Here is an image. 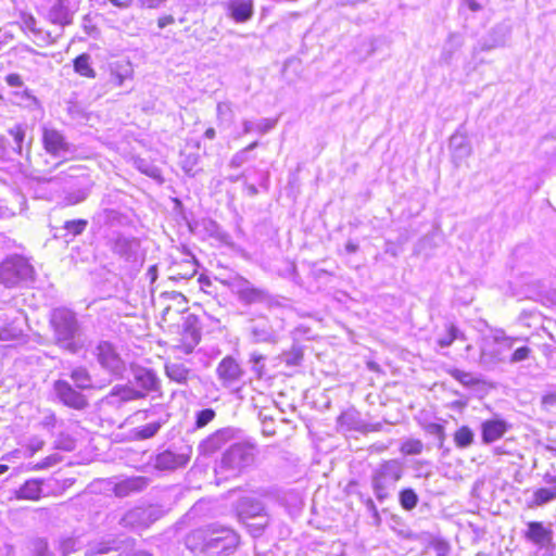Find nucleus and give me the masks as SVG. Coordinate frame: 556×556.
<instances>
[{
	"label": "nucleus",
	"mask_w": 556,
	"mask_h": 556,
	"mask_svg": "<svg viewBox=\"0 0 556 556\" xmlns=\"http://www.w3.org/2000/svg\"><path fill=\"white\" fill-rule=\"evenodd\" d=\"M448 374L455 380H457L458 382H460L462 384H464L466 387H472L478 383V380L470 372H466L460 369L453 368V369L448 370Z\"/></svg>",
	"instance_id": "de8ad7c7"
},
{
	"label": "nucleus",
	"mask_w": 556,
	"mask_h": 556,
	"mask_svg": "<svg viewBox=\"0 0 556 556\" xmlns=\"http://www.w3.org/2000/svg\"><path fill=\"white\" fill-rule=\"evenodd\" d=\"M361 47H362V50L359 52L362 54L359 58L361 61H364L365 59H367L375 52V43L370 39L364 40L362 42Z\"/></svg>",
	"instance_id": "052dcab7"
},
{
	"label": "nucleus",
	"mask_w": 556,
	"mask_h": 556,
	"mask_svg": "<svg viewBox=\"0 0 556 556\" xmlns=\"http://www.w3.org/2000/svg\"><path fill=\"white\" fill-rule=\"evenodd\" d=\"M216 416L213 408H204L195 413V428L201 429L208 425Z\"/></svg>",
	"instance_id": "8fccbe9b"
},
{
	"label": "nucleus",
	"mask_w": 556,
	"mask_h": 556,
	"mask_svg": "<svg viewBox=\"0 0 556 556\" xmlns=\"http://www.w3.org/2000/svg\"><path fill=\"white\" fill-rule=\"evenodd\" d=\"M522 536L527 542L533 544L536 549L553 545L554 532L549 526H545L542 521H528Z\"/></svg>",
	"instance_id": "2eb2a0df"
},
{
	"label": "nucleus",
	"mask_w": 556,
	"mask_h": 556,
	"mask_svg": "<svg viewBox=\"0 0 556 556\" xmlns=\"http://www.w3.org/2000/svg\"><path fill=\"white\" fill-rule=\"evenodd\" d=\"M192 450L189 445L179 448H167L154 457V468L161 471L176 470L185 467L191 457Z\"/></svg>",
	"instance_id": "9b49d317"
},
{
	"label": "nucleus",
	"mask_w": 556,
	"mask_h": 556,
	"mask_svg": "<svg viewBox=\"0 0 556 556\" xmlns=\"http://www.w3.org/2000/svg\"><path fill=\"white\" fill-rule=\"evenodd\" d=\"M88 226V220L78 218L66 220L64 223L63 229L66 231L65 236L76 237L81 235Z\"/></svg>",
	"instance_id": "c03bdc74"
},
{
	"label": "nucleus",
	"mask_w": 556,
	"mask_h": 556,
	"mask_svg": "<svg viewBox=\"0 0 556 556\" xmlns=\"http://www.w3.org/2000/svg\"><path fill=\"white\" fill-rule=\"evenodd\" d=\"M55 424H56V417L54 414H49L47 415L43 420H42V425L46 427V428H53L55 427Z\"/></svg>",
	"instance_id": "0e129e2a"
},
{
	"label": "nucleus",
	"mask_w": 556,
	"mask_h": 556,
	"mask_svg": "<svg viewBox=\"0 0 556 556\" xmlns=\"http://www.w3.org/2000/svg\"><path fill=\"white\" fill-rule=\"evenodd\" d=\"M531 352L532 351L529 346H519L510 354L507 362L510 364L523 362L530 357Z\"/></svg>",
	"instance_id": "5fc2aeb1"
},
{
	"label": "nucleus",
	"mask_w": 556,
	"mask_h": 556,
	"mask_svg": "<svg viewBox=\"0 0 556 556\" xmlns=\"http://www.w3.org/2000/svg\"><path fill=\"white\" fill-rule=\"evenodd\" d=\"M431 547L433 548L437 556H450L451 546L447 542L443 540L432 541Z\"/></svg>",
	"instance_id": "4d7b16f0"
},
{
	"label": "nucleus",
	"mask_w": 556,
	"mask_h": 556,
	"mask_svg": "<svg viewBox=\"0 0 556 556\" xmlns=\"http://www.w3.org/2000/svg\"><path fill=\"white\" fill-rule=\"evenodd\" d=\"M244 305L262 304L273 305V298L266 289L257 288L251 283L248 290L238 300Z\"/></svg>",
	"instance_id": "cd10ccee"
},
{
	"label": "nucleus",
	"mask_w": 556,
	"mask_h": 556,
	"mask_svg": "<svg viewBox=\"0 0 556 556\" xmlns=\"http://www.w3.org/2000/svg\"><path fill=\"white\" fill-rule=\"evenodd\" d=\"M79 542L72 536L61 538L59 540V549L63 556H66L79 548Z\"/></svg>",
	"instance_id": "3c124183"
},
{
	"label": "nucleus",
	"mask_w": 556,
	"mask_h": 556,
	"mask_svg": "<svg viewBox=\"0 0 556 556\" xmlns=\"http://www.w3.org/2000/svg\"><path fill=\"white\" fill-rule=\"evenodd\" d=\"M224 283L229 288L231 293H233L239 300L244 293V291L248 290L252 282L243 278L242 276H235L225 280Z\"/></svg>",
	"instance_id": "58836bf2"
},
{
	"label": "nucleus",
	"mask_w": 556,
	"mask_h": 556,
	"mask_svg": "<svg viewBox=\"0 0 556 556\" xmlns=\"http://www.w3.org/2000/svg\"><path fill=\"white\" fill-rule=\"evenodd\" d=\"M556 500V486L555 488H540L535 490L530 500H527L526 506L529 509L544 506L549 502Z\"/></svg>",
	"instance_id": "2f4dec72"
},
{
	"label": "nucleus",
	"mask_w": 556,
	"mask_h": 556,
	"mask_svg": "<svg viewBox=\"0 0 556 556\" xmlns=\"http://www.w3.org/2000/svg\"><path fill=\"white\" fill-rule=\"evenodd\" d=\"M93 354L100 367L110 375L121 377L125 370V362L117 353L115 346L108 341H100Z\"/></svg>",
	"instance_id": "9d476101"
},
{
	"label": "nucleus",
	"mask_w": 556,
	"mask_h": 556,
	"mask_svg": "<svg viewBox=\"0 0 556 556\" xmlns=\"http://www.w3.org/2000/svg\"><path fill=\"white\" fill-rule=\"evenodd\" d=\"M264 511L263 503L251 496H243L238 501L237 513L241 518H252L262 516Z\"/></svg>",
	"instance_id": "bb28decb"
},
{
	"label": "nucleus",
	"mask_w": 556,
	"mask_h": 556,
	"mask_svg": "<svg viewBox=\"0 0 556 556\" xmlns=\"http://www.w3.org/2000/svg\"><path fill=\"white\" fill-rule=\"evenodd\" d=\"M11 102L28 109L30 111L37 110L40 108L39 100L34 96L33 91L26 87L22 86L21 89L11 90Z\"/></svg>",
	"instance_id": "a878e982"
},
{
	"label": "nucleus",
	"mask_w": 556,
	"mask_h": 556,
	"mask_svg": "<svg viewBox=\"0 0 556 556\" xmlns=\"http://www.w3.org/2000/svg\"><path fill=\"white\" fill-rule=\"evenodd\" d=\"M265 356L258 353H252L250 355L251 370L256 375L257 378H262L264 374Z\"/></svg>",
	"instance_id": "864d4df0"
},
{
	"label": "nucleus",
	"mask_w": 556,
	"mask_h": 556,
	"mask_svg": "<svg viewBox=\"0 0 556 556\" xmlns=\"http://www.w3.org/2000/svg\"><path fill=\"white\" fill-rule=\"evenodd\" d=\"M136 383L142 389V392L154 391L157 388L159 379L154 371L147 368H137L134 372Z\"/></svg>",
	"instance_id": "c756f323"
},
{
	"label": "nucleus",
	"mask_w": 556,
	"mask_h": 556,
	"mask_svg": "<svg viewBox=\"0 0 556 556\" xmlns=\"http://www.w3.org/2000/svg\"><path fill=\"white\" fill-rule=\"evenodd\" d=\"M30 556H53L43 539H35L29 543Z\"/></svg>",
	"instance_id": "49530a36"
},
{
	"label": "nucleus",
	"mask_w": 556,
	"mask_h": 556,
	"mask_svg": "<svg viewBox=\"0 0 556 556\" xmlns=\"http://www.w3.org/2000/svg\"><path fill=\"white\" fill-rule=\"evenodd\" d=\"M53 391L58 400L67 407L80 410L88 406L87 397L75 390L66 380L59 379L54 381Z\"/></svg>",
	"instance_id": "4468645a"
},
{
	"label": "nucleus",
	"mask_w": 556,
	"mask_h": 556,
	"mask_svg": "<svg viewBox=\"0 0 556 556\" xmlns=\"http://www.w3.org/2000/svg\"><path fill=\"white\" fill-rule=\"evenodd\" d=\"M249 337L252 343H276L279 339L278 332L271 326L267 317L253 319L249 326Z\"/></svg>",
	"instance_id": "a211bd4d"
},
{
	"label": "nucleus",
	"mask_w": 556,
	"mask_h": 556,
	"mask_svg": "<svg viewBox=\"0 0 556 556\" xmlns=\"http://www.w3.org/2000/svg\"><path fill=\"white\" fill-rule=\"evenodd\" d=\"M424 444L420 440L409 439L402 443L400 451L405 455H419Z\"/></svg>",
	"instance_id": "09e8293b"
},
{
	"label": "nucleus",
	"mask_w": 556,
	"mask_h": 556,
	"mask_svg": "<svg viewBox=\"0 0 556 556\" xmlns=\"http://www.w3.org/2000/svg\"><path fill=\"white\" fill-rule=\"evenodd\" d=\"M74 10L68 0H58L49 11V20L59 25H68L72 23Z\"/></svg>",
	"instance_id": "393cba45"
},
{
	"label": "nucleus",
	"mask_w": 556,
	"mask_h": 556,
	"mask_svg": "<svg viewBox=\"0 0 556 556\" xmlns=\"http://www.w3.org/2000/svg\"><path fill=\"white\" fill-rule=\"evenodd\" d=\"M151 480L144 476H131L118 479L113 486L117 497H127L144 491Z\"/></svg>",
	"instance_id": "aec40b11"
},
{
	"label": "nucleus",
	"mask_w": 556,
	"mask_h": 556,
	"mask_svg": "<svg viewBox=\"0 0 556 556\" xmlns=\"http://www.w3.org/2000/svg\"><path fill=\"white\" fill-rule=\"evenodd\" d=\"M175 22L172 15H164L159 18L157 25L160 28H165L168 25H172Z\"/></svg>",
	"instance_id": "e2e57ef3"
},
{
	"label": "nucleus",
	"mask_w": 556,
	"mask_h": 556,
	"mask_svg": "<svg viewBox=\"0 0 556 556\" xmlns=\"http://www.w3.org/2000/svg\"><path fill=\"white\" fill-rule=\"evenodd\" d=\"M55 446L59 450L71 452L75 448L76 443L72 437L62 433L55 440Z\"/></svg>",
	"instance_id": "6e6d98bb"
},
{
	"label": "nucleus",
	"mask_w": 556,
	"mask_h": 556,
	"mask_svg": "<svg viewBox=\"0 0 556 556\" xmlns=\"http://www.w3.org/2000/svg\"><path fill=\"white\" fill-rule=\"evenodd\" d=\"M5 84L13 89H21L24 86V80L22 76L17 73H10L4 77Z\"/></svg>",
	"instance_id": "bf43d9fd"
},
{
	"label": "nucleus",
	"mask_w": 556,
	"mask_h": 556,
	"mask_svg": "<svg viewBox=\"0 0 556 556\" xmlns=\"http://www.w3.org/2000/svg\"><path fill=\"white\" fill-rule=\"evenodd\" d=\"M455 444L460 448H466L473 442V432L467 427H460L454 434Z\"/></svg>",
	"instance_id": "37998d69"
},
{
	"label": "nucleus",
	"mask_w": 556,
	"mask_h": 556,
	"mask_svg": "<svg viewBox=\"0 0 556 556\" xmlns=\"http://www.w3.org/2000/svg\"><path fill=\"white\" fill-rule=\"evenodd\" d=\"M256 455V446L249 442L232 444L222 456L219 468L231 475H238L250 467Z\"/></svg>",
	"instance_id": "423d86ee"
},
{
	"label": "nucleus",
	"mask_w": 556,
	"mask_h": 556,
	"mask_svg": "<svg viewBox=\"0 0 556 556\" xmlns=\"http://www.w3.org/2000/svg\"><path fill=\"white\" fill-rule=\"evenodd\" d=\"M418 495L417 493L410 489H403L399 494V501L403 509L412 510L418 504Z\"/></svg>",
	"instance_id": "79ce46f5"
},
{
	"label": "nucleus",
	"mask_w": 556,
	"mask_h": 556,
	"mask_svg": "<svg viewBox=\"0 0 556 556\" xmlns=\"http://www.w3.org/2000/svg\"><path fill=\"white\" fill-rule=\"evenodd\" d=\"M8 135L9 137L0 136V161L13 160L15 155H22L26 128L16 124L8 130Z\"/></svg>",
	"instance_id": "f8f14e48"
},
{
	"label": "nucleus",
	"mask_w": 556,
	"mask_h": 556,
	"mask_svg": "<svg viewBox=\"0 0 556 556\" xmlns=\"http://www.w3.org/2000/svg\"><path fill=\"white\" fill-rule=\"evenodd\" d=\"M35 278V270L22 256L5 260L0 266V282L12 288L21 282L29 283Z\"/></svg>",
	"instance_id": "0eeeda50"
},
{
	"label": "nucleus",
	"mask_w": 556,
	"mask_h": 556,
	"mask_svg": "<svg viewBox=\"0 0 556 556\" xmlns=\"http://www.w3.org/2000/svg\"><path fill=\"white\" fill-rule=\"evenodd\" d=\"M71 379L73 380L76 388L80 390H87L92 388V379L87 370V368L83 366H78L72 369L70 374Z\"/></svg>",
	"instance_id": "f704fd0d"
},
{
	"label": "nucleus",
	"mask_w": 556,
	"mask_h": 556,
	"mask_svg": "<svg viewBox=\"0 0 556 556\" xmlns=\"http://www.w3.org/2000/svg\"><path fill=\"white\" fill-rule=\"evenodd\" d=\"M43 445V442L39 439H33L29 443V448L31 450V453L39 451Z\"/></svg>",
	"instance_id": "69168bd1"
},
{
	"label": "nucleus",
	"mask_w": 556,
	"mask_h": 556,
	"mask_svg": "<svg viewBox=\"0 0 556 556\" xmlns=\"http://www.w3.org/2000/svg\"><path fill=\"white\" fill-rule=\"evenodd\" d=\"M216 117L219 126L229 127L235 122V105L230 101H220L216 105Z\"/></svg>",
	"instance_id": "473e14b6"
},
{
	"label": "nucleus",
	"mask_w": 556,
	"mask_h": 556,
	"mask_svg": "<svg viewBox=\"0 0 556 556\" xmlns=\"http://www.w3.org/2000/svg\"><path fill=\"white\" fill-rule=\"evenodd\" d=\"M144 397V392L129 386L116 384L103 399L108 405L119 407L122 404Z\"/></svg>",
	"instance_id": "412c9836"
},
{
	"label": "nucleus",
	"mask_w": 556,
	"mask_h": 556,
	"mask_svg": "<svg viewBox=\"0 0 556 556\" xmlns=\"http://www.w3.org/2000/svg\"><path fill=\"white\" fill-rule=\"evenodd\" d=\"M403 473L404 465L399 459L383 460L372 469L370 484L379 503H383L392 496Z\"/></svg>",
	"instance_id": "20e7f679"
},
{
	"label": "nucleus",
	"mask_w": 556,
	"mask_h": 556,
	"mask_svg": "<svg viewBox=\"0 0 556 556\" xmlns=\"http://www.w3.org/2000/svg\"><path fill=\"white\" fill-rule=\"evenodd\" d=\"M523 338L508 337L502 329H496L491 336H484L480 343L479 365L485 369L507 362V352Z\"/></svg>",
	"instance_id": "7ed1b4c3"
},
{
	"label": "nucleus",
	"mask_w": 556,
	"mask_h": 556,
	"mask_svg": "<svg viewBox=\"0 0 556 556\" xmlns=\"http://www.w3.org/2000/svg\"><path fill=\"white\" fill-rule=\"evenodd\" d=\"M365 504L368 511H370L375 516H378V509L372 498L368 497Z\"/></svg>",
	"instance_id": "338daca9"
},
{
	"label": "nucleus",
	"mask_w": 556,
	"mask_h": 556,
	"mask_svg": "<svg viewBox=\"0 0 556 556\" xmlns=\"http://www.w3.org/2000/svg\"><path fill=\"white\" fill-rule=\"evenodd\" d=\"M428 432L437 437L441 442L444 440V428L439 424H430L428 426Z\"/></svg>",
	"instance_id": "680f3d73"
},
{
	"label": "nucleus",
	"mask_w": 556,
	"mask_h": 556,
	"mask_svg": "<svg viewBox=\"0 0 556 556\" xmlns=\"http://www.w3.org/2000/svg\"><path fill=\"white\" fill-rule=\"evenodd\" d=\"M74 71L80 76L94 78L96 72L91 66V56L88 53H81L73 61Z\"/></svg>",
	"instance_id": "72a5a7b5"
},
{
	"label": "nucleus",
	"mask_w": 556,
	"mask_h": 556,
	"mask_svg": "<svg viewBox=\"0 0 556 556\" xmlns=\"http://www.w3.org/2000/svg\"><path fill=\"white\" fill-rule=\"evenodd\" d=\"M227 13L236 23H245L254 14L253 0H231L227 3Z\"/></svg>",
	"instance_id": "5701e85b"
},
{
	"label": "nucleus",
	"mask_w": 556,
	"mask_h": 556,
	"mask_svg": "<svg viewBox=\"0 0 556 556\" xmlns=\"http://www.w3.org/2000/svg\"><path fill=\"white\" fill-rule=\"evenodd\" d=\"M235 430L232 428H222L210 434L200 442L198 450L204 456H211L223 448L230 440L233 439Z\"/></svg>",
	"instance_id": "6ab92c4d"
},
{
	"label": "nucleus",
	"mask_w": 556,
	"mask_h": 556,
	"mask_svg": "<svg viewBox=\"0 0 556 556\" xmlns=\"http://www.w3.org/2000/svg\"><path fill=\"white\" fill-rule=\"evenodd\" d=\"M277 119L276 118H261L257 122H252L250 119L242 121V135H248L251 132H257L261 135H265L273 130L276 127Z\"/></svg>",
	"instance_id": "7c9ffc66"
},
{
	"label": "nucleus",
	"mask_w": 556,
	"mask_h": 556,
	"mask_svg": "<svg viewBox=\"0 0 556 556\" xmlns=\"http://www.w3.org/2000/svg\"><path fill=\"white\" fill-rule=\"evenodd\" d=\"M163 515L160 506L148 505L137 506L127 510L119 519V525L124 528L139 531L149 528Z\"/></svg>",
	"instance_id": "6e6552de"
},
{
	"label": "nucleus",
	"mask_w": 556,
	"mask_h": 556,
	"mask_svg": "<svg viewBox=\"0 0 556 556\" xmlns=\"http://www.w3.org/2000/svg\"><path fill=\"white\" fill-rule=\"evenodd\" d=\"M50 323L54 331L58 346L71 354H77L85 346L75 314L67 308H55L51 314Z\"/></svg>",
	"instance_id": "f03ea898"
},
{
	"label": "nucleus",
	"mask_w": 556,
	"mask_h": 556,
	"mask_svg": "<svg viewBox=\"0 0 556 556\" xmlns=\"http://www.w3.org/2000/svg\"><path fill=\"white\" fill-rule=\"evenodd\" d=\"M135 166L139 172L151 178L156 179L161 177L160 168L144 159H136Z\"/></svg>",
	"instance_id": "a18cd8bd"
},
{
	"label": "nucleus",
	"mask_w": 556,
	"mask_h": 556,
	"mask_svg": "<svg viewBox=\"0 0 556 556\" xmlns=\"http://www.w3.org/2000/svg\"><path fill=\"white\" fill-rule=\"evenodd\" d=\"M216 375L223 387L230 388L240 382L243 370L236 358L226 356L217 365Z\"/></svg>",
	"instance_id": "f3484780"
},
{
	"label": "nucleus",
	"mask_w": 556,
	"mask_h": 556,
	"mask_svg": "<svg viewBox=\"0 0 556 556\" xmlns=\"http://www.w3.org/2000/svg\"><path fill=\"white\" fill-rule=\"evenodd\" d=\"M79 170H80L79 167L71 166L67 168L66 172H61V175H65L66 177H71V178H77L78 175L76 173Z\"/></svg>",
	"instance_id": "774afa93"
},
{
	"label": "nucleus",
	"mask_w": 556,
	"mask_h": 556,
	"mask_svg": "<svg viewBox=\"0 0 556 556\" xmlns=\"http://www.w3.org/2000/svg\"><path fill=\"white\" fill-rule=\"evenodd\" d=\"M167 421V417L140 426L135 429V437L140 440L153 438L161 427Z\"/></svg>",
	"instance_id": "c9c22d12"
},
{
	"label": "nucleus",
	"mask_w": 556,
	"mask_h": 556,
	"mask_svg": "<svg viewBox=\"0 0 556 556\" xmlns=\"http://www.w3.org/2000/svg\"><path fill=\"white\" fill-rule=\"evenodd\" d=\"M89 194V189L87 188H80L75 192L68 193L66 195V201L70 204H78L87 199Z\"/></svg>",
	"instance_id": "13d9d810"
},
{
	"label": "nucleus",
	"mask_w": 556,
	"mask_h": 556,
	"mask_svg": "<svg viewBox=\"0 0 556 556\" xmlns=\"http://www.w3.org/2000/svg\"><path fill=\"white\" fill-rule=\"evenodd\" d=\"M462 38L457 34H451L448 36L447 42L443 48L441 60L448 64L451 62L454 50L458 49L462 46Z\"/></svg>",
	"instance_id": "a19ab883"
},
{
	"label": "nucleus",
	"mask_w": 556,
	"mask_h": 556,
	"mask_svg": "<svg viewBox=\"0 0 556 556\" xmlns=\"http://www.w3.org/2000/svg\"><path fill=\"white\" fill-rule=\"evenodd\" d=\"M111 249L114 254L127 263L141 265L143 253L140 248V240L136 237L115 233L110 239Z\"/></svg>",
	"instance_id": "1a4fd4ad"
},
{
	"label": "nucleus",
	"mask_w": 556,
	"mask_h": 556,
	"mask_svg": "<svg viewBox=\"0 0 556 556\" xmlns=\"http://www.w3.org/2000/svg\"><path fill=\"white\" fill-rule=\"evenodd\" d=\"M41 142L47 154L61 160L56 166L72 160L77 150L75 144L67 140L63 131L50 125L41 127Z\"/></svg>",
	"instance_id": "39448f33"
},
{
	"label": "nucleus",
	"mask_w": 556,
	"mask_h": 556,
	"mask_svg": "<svg viewBox=\"0 0 556 556\" xmlns=\"http://www.w3.org/2000/svg\"><path fill=\"white\" fill-rule=\"evenodd\" d=\"M257 146L258 141H253L248 147L236 152L229 162V166L233 168L241 167L250 160V152L257 148Z\"/></svg>",
	"instance_id": "ea45409f"
},
{
	"label": "nucleus",
	"mask_w": 556,
	"mask_h": 556,
	"mask_svg": "<svg viewBox=\"0 0 556 556\" xmlns=\"http://www.w3.org/2000/svg\"><path fill=\"white\" fill-rule=\"evenodd\" d=\"M510 429V425L501 418L484 420L481 424V439L484 444H491L501 438Z\"/></svg>",
	"instance_id": "4be33fe9"
},
{
	"label": "nucleus",
	"mask_w": 556,
	"mask_h": 556,
	"mask_svg": "<svg viewBox=\"0 0 556 556\" xmlns=\"http://www.w3.org/2000/svg\"><path fill=\"white\" fill-rule=\"evenodd\" d=\"M165 374L170 381L184 387H189L199 380V375L190 362H182L179 358L166 362Z\"/></svg>",
	"instance_id": "ddd939ff"
},
{
	"label": "nucleus",
	"mask_w": 556,
	"mask_h": 556,
	"mask_svg": "<svg viewBox=\"0 0 556 556\" xmlns=\"http://www.w3.org/2000/svg\"><path fill=\"white\" fill-rule=\"evenodd\" d=\"M23 330L14 325H8L0 329V341H13L22 337Z\"/></svg>",
	"instance_id": "603ef678"
},
{
	"label": "nucleus",
	"mask_w": 556,
	"mask_h": 556,
	"mask_svg": "<svg viewBox=\"0 0 556 556\" xmlns=\"http://www.w3.org/2000/svg\"><path fill=\"white\" fill-rule=\"evenodd\" d=\"M237 534L229 528L208 526L193 530L186 539L187 547L197 556H218L238 544Z\"/></svg>",
	"instance_id": "f257e3e1"
},
{
	"label": "nucleus",
	"mask_w": 556,
	"mask_h": 556,
	"mask_svg": "<svg viewBox=\"0 0 556 556\" xmlns=\"http://www.w3.org/2000/svg\"><path fill=\"white\" fill-rule=\"evenodd\" d=\"M224 283L229 288L231 293H233L239 300L244 293V291L248 290L252 282L243 278L242 276H235L225 280Z\"/></svg>",
	"instance_id": "4c0bfd02"
},
{
	"label": "nucleus",
	"mask_w": 556,
	"mask_h": 556,
	"mask_svg": "<svg viewBox=\"0 0 556 556\" xmlns=\"http://www.w3.org/2000/svg\"><path fill=\"white\" fill-rule=\"evenodd\" d=\"M446 334L438 339V345L440 348H448L455 340L465 341V334L454 325H445Z\"/></svg>",
	"instance_id": "e433bc0d"
},
{
	"label": "nucleus",
	"mask_w": 556,
	"mask_h": 556,
	"mask_svg": "<svg viewBox=\"0 0 556 556\" xmlns=\"http://www.w3.org/2000/svg\"><path fill=\"white\" fill-rule=\"evenodd\" d=\"M201 341V328L198 319L193 316H188L184 323V329L179 343L174 349L184 354H190Z\"/></svg>",
	"instance_id": "dca6fc26"
},
{
	"label": "nucleus",
	"mask_w": 556,
	"mask_h": 556,
	"mask_svg": "<svg viewBox=\"0 0 556 556\" xmlns=\"http://www.w3.org/2000/svg\"><path fill=\"white\" fill-rule=\"evenodd\" d=\"M42 494V481L39 479H29L15 491L18 500L37 501Z\"/></svg>",
	"instance_id": "c85d7f7f"
},
{
	"label": "nucleus",
	"mask_w": 556,
	"mask_h": 556,
	"mask_svg": "<svg viewBox=\"0 0 556 556\" xmlns=\"http://www.w3.org/2000/svg\"><path fill=\"white\" fill-rule=\"evenodd\" d=\"M93 222L98 226H123L126 225L128 218L126 215L114 208H102L93 216Z\"/></svg>",
	"instance_id": "b1692460"
}]
</instances>
